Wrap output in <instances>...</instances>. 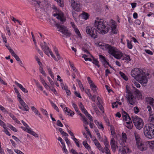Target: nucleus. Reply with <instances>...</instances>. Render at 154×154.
Returning a JSON list of instances; mask_svg holds the SVG:
<instances>
[{
    "mask_svg": "<svg viewBox=\"0 0 154 154\" xmlns=\"http://www.w3.org/2000/svg\"><path fill=\"white\" fill-rule=\"evenodd\" d=\"M131 75L140 84H146L148 80L146 73L143 70L138 68H135L131 72Z\"/></svg>",
    "mask_w": 154,
    "mask_h": 154,
    "instance_id": "nucleus-1",
    "label": "nucleus"
},
{
    "mask_svg": "<svg viewBox=\"0 0 154 154\" xmlns=\"http://www.w3.org/2000/svg\"><path fill=\"white\" fill-rule=\"evenodd\" d=\"M53 15L54 17H56L57 19L60 20V23H57L55 25L59 29L58 31L67 36H70V34L66 28L60 23L63 24L66 20V18L64 17L63 13L61 11H58V13L54 14Z\"/></svg>",
    "mask_w": 154,
    "mask_h": 154,
    "instance_id": "nucleus-2",
    "label": "nucleus"
},
{
    "mask_svg": "<svg viewBox=\"0 0 154 154\" xmlns=\"http://www.w3.org/2000/svg\"><path fill=\"white\" fill-rule=\"evenodd\" d=\"M101 43H99L98 45L101 46L100 48L104 50H107L110 54L112 55L115 58L119 59L122 56V54L116 47L108 44L102 45Z\"/></svg>",
    "mask_w": 154,
    "mask_h": 154,
    "instance_id": "nucleus-3",
    "label": "nucleus"
},
{
    "mask_svg": "<svg viewBox=\"0 0 154 154\" xmlns=\"http://www.w3.org/2000/svg\"><path fill=\"white\" fill-rule=\"evenodd\" d=\"M94 27L95 29H97L100 33L102 34L106 33L110 29L109 27H106L102 19H100L99 21L95 20L94 23Z\"/></svg>",
    "mask_w": 154,
    "mask_h": 154,
    "instance_id": "nucleus-4",
    "label": "nucleus"
},
{
    "mask_svg": "<svg viewBox=\"0 0 154 154\" xmlns=\"http://www.w3.org/2000/svg\"><path fill=\"white\" fill-rule=\"evenodd\" d=\"M145 136L149 139L154 137V125L152 124H146L144 128Z\"/></svg>",
    "mask_w": 154,
    "mask_h": 154,
    "instance_id": "nucleus-5",
    "label": "nucleus"
},
{
    "mask_svg": "<svg viewBox=\"0 0 154 154\" xmlns=\"http://www.w3.org/2000/svg\"><path fill=\"white\" fill-rule=\"evenodd\" d=\"M126 94L125 97L128 102L130 104L133 105L136 101V97L134 95V94L130 90L129 87L128 85H126Z\"/></svg>",
    "mask_w": 154,
    "mask_h": 154,
    "instance_id": "nucleus-6",
    "label": "nucleus"
},
{
    "mask_svg": "<svg viewBox=\"0 0 154 154\" xmlns=\"http://www.w3.org/2000/svg\"><path fill=\"white\" fill-rule=\"evenodd\" d=\"M132 119L133 123L136 128L141 129L143 126V120L138 116L132 117Z\"/></svg>",
    "mask_w": 154,
    "mask_h": 154,
    "instance_id": "nucleus-7",
    "label": "nucleus"
},
{
    "mask_svg": "<svg viewBox=\"0 0 154 154\" xmlns=\"http://www.w3.org/2000/svg\"><path fill=\"white\" fill-rule=\"evenodd\" d=\"M86 32L93 38L97 37V30L94 27L87 26L86 28Z\"/></svg>",
    "mask_w": 154,
    "mask_h": 154,
    "instance_id": "nucleus-8",
    "label": "nucleus"
},
{
    "mask_svg": "<svg viewBox=\"0 0 154 154\" xmlns=\"http://www.w3.org/2000/svg\"><path fill=\"white\" fill-rule=\"evenodd\" d=\"M71 4L73 9L75 11H80V3L77 0H71Z\"/></svg>",
    "mask_w": 154,
    "mask_h": 154,
    "instance_id": "nucleus-9",
    "label": "nucleus"
},
{
    "mask_svg": "<svg viewBox=\"0 0 154 154\" xmlns=\"http://www.w3.org/2000/svg\"><path fill=\"white\" fill-rule=\"evenodd\" d=\"M134 89V92L136 94L137 98L138 100L142 99V94L140 91L134 87H133Z\"/></svg>",
    "mask_w": 154,
    "mask_h": 154,
    "instance_id": "nucleus-10",
    "label": "nucleus"
},
{
    "mask_svg": "<svg viewBox=\"0 0 154 154\" xmlns=\"http://www.w3.org/2000/svg\"><path fill=\"white\" fill-rule=\"evenodd\" d=\"M40 45L42 49L44 51V53L46 55L49 56V53L51 51L49 47L47 45Z\"/></svg>",
    "mask_w": 154,
    "mask_h": 154,
    "instance_id": "nucleus-11",
    "label": "nucleus"
},
{
    "mask_svg": "<svg viewBox=\"0 0 154 154\" xmlns=\"http://www.w3.org/2000/svg\"><path fill=\"white\" fill-rule=\"evenodd\" d=\"M129 150V148L126 146H121L120 147V152L119 153V154H127V152H128Z\"/></svg>",
    "mask_w": 154,
    "mask_h": 154,
    "instance_id": "nucleus-12",
    "label": "nucleus"
},
{
    "mask_svg": "<svg viewBox=\"0 0 154 154\" xmlns=\"http://www.w3.org/2000/svg\"><path fill=\"white\" fill-rule=\"evenodd\" d=\"M138 148L140 151H143L146 149V147L145 144L141 142L139 145H137Z\"/></svg>",
    "mask_w": 154,
    "mask_h": 154,
    "instance_id": "nucleus-13",
    "label": "nucleus"
},
{
    "mask_svg": "<svg viewBox=\"0 0 154 154\" xmlns=\"http://www.w3.org/2000/svg\"><path fill=\"white\" fill-rule=\"evenodd\" d=\"M20 103L22 106L23 107V110L26 111H29V108L28 106L25 103L23 100L20 101Z\"/></svg>",
    "mask_w": 154,
    "mask_h": 154,
    "instance_id": "nucleus-14",
    "label": "nucleus"
},
{
    "mask_svg": "<svg viewBox=\"0 0 154 154\" xmlns=\"http://www.w3.org/2000/svg\"><path fill=\"white\" fill-rule=\"evenodd\" d=\"M94 143L97 147L98 148V149L100 151H102V152H104L103 151V149L102 147L101 146V145H100L99 143L98 142V140L96 139H95L94 140Z\"/></svg>",
    "mask_w": 154,
    "mask_h": 154,
    "instance_id": "nucleus-15",
    "label": "nucleus"
},
{
    "mask_svg": "<svg viewBox=\"0 0 154 154\" xmlns=\"http://www.w3.org/2000/svg\"><path fill=\"white\" fill-rule=\"evenodd\" d=\"M15 84L20 89L24 92L27 93L28 91L25 88L23 87L22 85L21 84H20L18 82L16 81H15L14 82Z\"/></svg>",
    "mask_w": 154,
    "mask_h": 154,
    "instance_id": "nucleus-16",
    "label": "nucleus"
},
{
    "mask_svg": "<svg viewBox=\"0 0 154 154\" xmlns=\"http://www.w3.org/2000/svg\"><path fill=\"white\" fill-rule=\"evenodd\" d=\"M64 111L65 113L69 116H72L74 114V112L70 109H68L66 107L64 109Z\"/></svg>",
    "mask_w": 154,
    "mask_h": 154,
    "instance_id": "nucleus-17",
    "label": "nucleus"
},
{
    "mask_svg": "<svg viewBox=\"0 0 154 154\" xmlns=\"http://www.w3.org/2000/svg\"><path fill=\"white\" fill-rule=\"evenodd\" d=\"M110 145L113 150L115 151L116 149V145L115 141L114 138H112L110 141Z\"/></svg>",
    "mask_w": 154,
    "mask_h": 154,
    "instance_id": "nucleus-18",
    "label": "nucleus"
},
{
    "mask_svg": "<svg viewBox=\"0 0 154 154\" xmlns=\"http://www.w3.org/2000/svg\"><path fill=\"white\" fill-rule=\"evenodd\" d=\"M137 145H139L142 142L140 141V138L139 135L136 132L134 133Z\"/></svg>",
    "mask_w": 154,
    "mask_h": 154,
    "instance_id": "nucleus-19",
    "label": "nucleus"
},
{
    "mask_svg": "<svg viewBox=\"0 0 154 154\" xmlns=\"http://www.w3.org/2000/svg\"><path fill=\"white\" fill-rule=\"evenodd\" d=\"M122 115L125 121H127L128 119H129V116L128 114L125 111L122 110Z\"/></svg>",
    "mask_w": 154,
    "mask_h": 154,
    "instance_id": "nucleus-20",
    "label": "nucleus"
},
{
    "mask_svg": "<svg viewBox=\"0 0 154 154\" xmlns=\"http://www.w3.org/2000/svg\"><path fill=\"white\" fill-rule=\"evenodd\" d=\"M26 131L35 137H38V135L36 133L32 131L31 128H28V130Z\"/></svg>",
    "mask_w": 154,
    "mask_h": 154,
    "instance_id": "nucleus-21",
    "label": "nucleus"
},
{
    "mask_svg": "<svg viewBox=\"0 0 154 154\" xmlns=\"http://www.w3.org/2000/svg\"><path fill=\"white\" fill-rule=\"evenodd\" d=\"M31 109H32V111L35 113L36 115L40 117V114L39 113L38 111L36 109L34 106L31 107Z\"/></svg>",
    "mask_w": 154,
    "mask_h": 154,
    "instance_id": "nucleus-22",
    "label": "nucleus"
},
{
    "mask_svg": "<svg viewBox=\"0 0 154 154\" xmlns=\"http://www.w3.org/2000/svg\"><path fill=\"white\" fill-rule=\"evenodd\" d=\"M147 100L149 102V104L154 107V99L149 97L147 98Z\"/></svg>",
    "mask_w": 154,
    "mask_h": 154,
    "instance_id": "nucleus-23",
    "label": "nucleus"
},
{
    "mask_svg": "<svg viewBox=\"0 0 154 154\" xmlns=\"http://www.w3.org/2000/svg\"><path fill=\"white\" fill-rule=\"evenodd\" d=\"M11 55L13 56L17 61H20V59L18 56L16 54L14 51L11 53Z\"/></svg>",
    "mask_w": 154,
    "mask_h": 154,
    "instance_id": "nucleus-24",
    "label": "nucleus"
},
{
    "mask_svg": "<svg viewBox=\"0 0 154 154\" xmlns=\"http://www.w3.org/2000/svg\"><path fill=\"white\" fill-rule=\"evenodd\" d=\"M90 56H91L93 59V61L92 62L93 63L97 66L98 67H99L100 66L98 64L99 62L97 59L94 58V57L91 55H90Z\"/></svg>",
    "mask_w": 154,
    "mask_h": 154,
    "instance_id": "nucleus-25",
    "label": "nucleus"
},
{
    "mask_svg": "<svg viewBox=\"0 0 154 154\" xmlns=\"http://www.w3.org/2000/svg\"><path fill=\"white\" fill-rule=\"evenodd\" d=\"M111 33L112 34H116L117 33V30L116 29V26H113L112 27H111Z\"/></svg>",
    "mask_w": 154,
    "mask_h": 154,
    "instance_id": "nucleus-26",
    "label": "nucleus"
},
{
    "mask_svg": "<svg viewBox=\"0 0 154 154\" xmlns=\"http://www.w3.org/2000/svg\"><path fill=\"white\" fill-rule=\"evenodd\" d=\"M122 137L123 139V142H126V140L127 139L126 134L125 133H122Z\"/></svg>",
    "mask_w": 154,
    "mask_h": 154,
    "instance_id": "nucleus-27",
    "label": "nucleus"
},
{
    "mask_svg": "<svg viewBox=\"0 0 154 154\" xmlns=\"http://www.w3.org/2000/svg\"><path fill=\"white\" fill-rule=\"evenodd\" d=\"M83 144L87 149H88L90 148V146L87 143L86 141H84L83 142Z\"/></svg>",
    "mask_w": 154,
    "mask_h": 154,
    "instance_id": "nucleus-28",
    "label": "nucleus"
},
{
    "mask_svg": "<svg viewBox=\"0 0 154 154\" xmlns=\"http://www.w3.org/2000/svg\"><path fill=\"white\" fill-rule=\"evenodd\" d=\"M62 130V129L61 128H60L59 129V131L60 132V133L62 134V135H63V136H68V134L67 133H66L65 132H64Z\"/></svg>",
    "mask_w": 154,
    "mask_h": 154,
    "instance_id": "nucleus-29",
    "label": "nucleus"
},
{
    "mask_svg": "<svg viewBox=\"0 0 154 154\" xmlns=\"http://www.w3.org/2000/svg\"><path fill=\"white\" fill-rule=\"evenodd\" d=\"M119 74L120 75L121 77H122L123 79L126 81H127L128 80V78L126 76L125 74L123 72H119Z\"/></svg>",
    "mask_w": 154,
    "mask_h": 154,
    "instance_id": "nucleus-30",
    "label": "nucleus"
},
{
    "mask_svg": "<svg viewBox=\"0 0 154 154\" xmlns=\"http://www.w3.org/2000/svg\"><path fill=\"white\" fill-rule=\"evenodd\" d=\"M148 143L151 149H154V141H148Z\"/></svg>",
    "mask_w": 154,
    "mask_h": 154,
    "instance_id": "nucleus-31",
    "label": "nucleus"
},
{
    "mask_svg": "<svg viewBox=\"0 0 154 154\" xmlns=\"http://www.w3.org/2000/svg\"><path fill=\"white\" fill-rule=\"evenodd\" d=\"M97 105L98 106V107L99 108V109L103 113L104 112L103 107L101 105V103H97Z\"/></svg>",
    "mask_w": 154,
    "mask_h": 154,
    "instance_id": "nucleus-32",
    "label": "nucleus"
},
{
    "mask_svg": "<svg viewBox=\"0 0 154 154\" xmlns=\"http://www.w3.org/2000/svg\"><path fill=\"white\" fill-rule=\"evenodd\" d=\"M89 56L88 55H86V54H83L82 56V58H84V59L85 61L89 60V61H91L92 59L90 58H87V57Z\"/></svg>",
    "mask_w": 154,
    "mask_h": 154,
    "instance_id": "nucleus-33",
    "label": "nucleus"
},
{
    "mask_svg": "<svg viewBox=\"0 0 154 154\" xmlns=\"http://www.w3.org/2000/svg\"><path fill=\"white\" fill-rule=\"evenodd\" d=\"M149 119L150 122L154 123V114H150Z\"/></svg>",
    "mask_w": 154,
    "mask_h": 154,
    "instance_id": "nucleus-34",
    "label": "nucleus"
},
{
    "mask_svg": "<svg viewBox=\"0 0 154 154\" xmlns=\"http://www.w3.org/2000/svg\"><path fill=\"white\" fill-rule=\"evenodd\" d=\"M82 16L83 18L85 20L87 19L89 17L88 14L84 12L83 13Z\"/></svg>",
    "mask_w": 154,
    "mask_h": 154,
    "instance_id": "nucleus-35",
    "label": "nucleus"
},
{
    "mask_svg": "<svg viewBox=\"0 0 154 154\" xmlns=\"http://www.w3.org/2000/svg\"><path fill=\"white\" fill-rule=\"evenodd\" d=\"M78 84L81 90L83 91L84 89V87L80 80L78 81Z\"/></svg>",
    "mask_w": 154,
    "mask_h": 154,
    "instance_id": "nucleus-36",
    "label": "nucleus"
},
{
    "mask_svg": "<svg viewBox=\"0 0 154 154\" xmlns=\"http://www.w3.org/2000/svg\"><path fill=\"white\" fill-rule=\"evenodd\" d=\"M85 92L86 94L88 95L90 98V97H92V95L91 94L90 92L89 89H87V90H85Z\"/></svg>",
    "mask_w": 154,
    "mask_h": 154,
    "instance_id": "nucleus-37",
    "label": "nucleus"
},
{
    "mask_svg": "<svg viewBox=\"0 0 154 154\" xmlns=\"http://www.w3.org/2000/svg\"><path fill=\"white\" fill-rule=\"evenodd\" d=\"M100 59V60L102 62H106V60L105 59V57L103 56L102 55H99Z\"/></svg>",
    "mask_w": 154,
    "mask_h": 154,
    "instance_id": "nucleus-38",
    "label": "nucleus"
},
{
    "mask_svg": "<svg viewBox=\"0 0 154 154\" xmlns=\"http://www.w3.org/2000/svg\"><path fill=\"white\" fill-rule=\"evenodd\" d=\"M64 90H65L66 92L67 95H69L70 94V91L68 89V87L67 86L64 87Z\"/></svg>",
    "mask_w": 154,
    "mask_h": 154,
    "instance_id": "nucleus-39",
    "label": "nucleus"
},
{
    "mask_svg": "<svg viewBox=\"0 0 154 154\" xmlns=\"http://www.w3.org/2000/svg\"><path fill=\"white\" fill-rule=\"evenodd\" d=\"M72 139L75 142L76 145L78 147H79L80 146L79 143V141L75 137H72Z\"/></svg>",
    "mask_w": 154,
    "mask_h": 154,
    "instance_id": "nucleus-40",
    "label": "nucleus"
},
{
    "mask_svg": "<svg viewBox=\"0 0 154 154\" xmlns=\"http://www.w3.org/2000/svg\"><path fill=\"white\" fill-rule=\"evenodd\" d=\"M127 46L128 48L130 49H132L133 47L132 45L129 42V41L127 39Z\"/></svg>",
    "mask_w": 154,
    "mask_h": 154,
    "instance_id": "nucleus-41",
    "label": "nucleus"
},
{
    "mask_svg": "<svg viewBox=\"0 0 154 154\" xmlns=\"http://www.w3.org/2000/svg\"><path fill=\"white\" fill-rule=\"evenodd\" d=\"M41 111L43 113V114L46 115V116H48V114L47 111L45 109H43L42 108H41L40 109Z\"/></svg>",
    "mask_w": 154,
    "mask_h": 154,
    "instance_id": "nucleus-42",
    "label": "nucleus"
},
{
    "mask_svg": "<svg viewBox=\"0 0 154 154\" xmlns=\"http://www.w3.org/2000/svg\"><path fill=\"white\" fill-rule=\"evenodd\" d=\"M8 127L10 128L14 132H17V129L15 128V127L13 126L12 125H9L8 126Z\"/></svg>",
    "mask_w": 154,
    "mask_h": 154,
    "instance_id": "nucleus-43",
    "label": "nucleus"
},
{
    "mask_svg": "<svg viewBox=\"0 0 154 154\" xmlns=\"http://www.w3.org/2000/svg\"><path fill=\"white\" fill-rule=\"evenodd\" d=\"M57 2L59 3V5L61 7H63L64 3L62 0H57Z\"/></svg>",
    "mask_w": 154,
    "mask_h": 154,
    "instance_id": "nucleus-44",
    "label": "nucleus"
},
{
    "mask_svg": "<svg viewBox=\"0 0 154 154\" xmlns=\"http://www.w3.org/2000/svg\"><path fill=\"white\" fill-rule=\"evenodd\" d=\"M104 143L105 146V148H108V147L109 146V142L107 141L106 138V140L104 141Z\"/></svg>",
    "mask_w": 154,
    "mask_h": 154,
    "instance_id": "nucleus-45",
    "label": "nucleus"
},
{
    "mask_svg": "<svg viewBox=\"0 0 154 154\" xmlns=\"http://www.w3.org/2000/svg\"><path fill=\"white\" fill-rule=\"evenodd\" d=\"M134 110L135 114L137 113L140 111L139 108L137 106H135L134 108Z\"/></svg>",
    "mask_w": 154,
    "mask_h": 154,
    "instance_id": "nucleus-46",
    "label": "nucleus"
},
{
    "mask_svg": "<svg viewBox=\"0 0 154 154\" xmlns=\"http://www.w3.org/2000/svg\"><path fill=\"white\" fill-rule=\"evenodd\" d=\"M82 121L85 123V124L86 125H88V122H87V119L85 118V117L84 116H83V117H82Z\"/></svg>",
    "mask_w": 154,
    "mask_h": 154,
    "instance_id": "nucleus-47",
    "label": "nucleus"
},
{
    "mask_svg": "<svg viewBox=\"0 0 154 154\" xmlns=\"http://www.w3.org/2000/svg\"><path fill=\"white\" fill-rule=\"evenodd\" d=\"M40 71L41 73L45 76H46V74L45 71H44L43 69L41 67H40Z\"/></svg>",
    "mask_w": 154,
    "mask_h": 154,
    "instance_id": "nucleus-48",
    "label": "nucleus"
},
{
    "mask_svg": "<svg viewBox=\"0 0 154 154\" xmlns=\"http://www.w3.org/2000/svg\"><path fill=\"white\" fill-rule=\"evenodd\" d=\"M49 53H50L51 57L54 59V60L57 61L58 60L56 58L55 56L53 54L52 52L51 51H50Z\"/></svg>",
    "mask_w": 154,
    "mask_h": 154,
    "instance_id": "nucleus-49",
    "label": "nucleus"
},
{
    "mask_svg": "<svg viewBox=\"0 0 154 154\" xmlns=\"http://www.w3.org/2000/svg\"><path fill=\"white\" fill-rule=\"evenodd\" d=\"M22 122L23 123V125L26 127L27 131H28V129L30 128L28 125L26 123L24 122L23 121H22Z\"/></svg>",
    "mask_w": 154,
    "mask_h": 154,
    "instance_id": "nucleus-50",
    "label": "nucleus"
},
{
    "mask_svg": "<svg viewBox=\"0 0 154 154\" xmlns=\"http://www.w3.org/2000/svg\"><path fill=\"white\" fill-rule=\"evenodd\" d=\"M57 125L58 126L61 127H63V125L61 123V122L59 120H58L57 121Z\"/></svg>",
    "mask_w": 154,
    "mask_h": 154,
    "instance_id": "nucleus-51",
    "label": "nucleus"
},
{
    "mask_svg": "<svg viewBox=\"0 0 154 154\" xmlns=\"http://www.w3.org/2000/svg\"><path fill=\"white\" fill-rule=\"evenodd\" d=\"M126 126L128 128L130 129H132L133 127L132 123H131L130 124L127 125Z\"/></svg>",
    "mask_w": 154,
    "mask_h": 154,
    "instance_id": "nucleus-52",
    "label": "nucleus"
},
{
    "mask_svg": "<svg viewBox=\"0 0 154 154\" xmlns=\"http://www.w3.org/2000/svg\"><path fill=\"white\" fill-rule=\"evenodd\" d=\"M36 84L37 87L40 88V89L41 91H42V86L40 85V84L38 82H36Z\"/></svg>",
    "mask_w": 154,
    "mask_h": 154,
    "instance_id": "nucleus-53",
    "label": "nucleus"
},
{
    "mask_svg": "<svg viewBox=\"0 0 154 154\" xmlns=\"http://www.w3.org/2000/svg\"><path fill=\"white\" fill-rule=\"evenodd\" d=\"M49 88L55 94H57V92L56 91V90L55 88H54L53 87H49Z\"/></svg>",
    "mask_w": 154,
    "mask_h": 154,
    "instance_id": "nucleus-54",
    "label": "nucleus"
},
{
    "mask_svg": "<svg viewBox=\"0 0 154 154\" xmlns=\"http://www.w3.org/2000/svg\"><path fill=\"white\" fill-rule=\"evenodd\" d=\"M0 82L1 84L5 85H7V84L0 77Z\"/></svg>",
    "mask_w": 154,
    "mask_h": 154,
    "instance_id": "nucleus-55",
    "label": "nucleus"
},
{
    "mask_svg": "<svg viewBox=\"0 0 154 154\" xmlns=\"http://www.w3.org/2000/svg\"><path fill=\"white\" fill-rule=\"evenodd\" d=\"M128 60L129 61H131V59H130V57L129 55H127L126 57H124V59H123L122 60Z\"/></svg>",
    "mask_w": 154,
    "mask_h": 154,
    "instance_id": "nucleus-56",
    "label": "nucleus"
},
{
    "mask_svg": "<svg viewBox=\"0 0 154 154\" xmlns=\"http://www.w3.org/2000/svg\"><path fill=\"white\" fill-rule=\"evenodd\" d=\"M5 46L9 50L10 52L11 53L14 51L12 50L10 46H8L7 45H5Z\"/></svg>",
    "mask_w": 154,
    "mask_h": 154,
    "instance_id": "nucleus-57",
    "label": "nucleus"
},
{
    "mask_svg": "<svg viewBox=\"0 0 154 154\" xmlns=\"http://www.w3.org/2000/svg\"><path fill=\"white\" fill-rule=\"evenodd\" d=\"M14 151L17 153L18 154H24L22 152L18 149H15L14 150Z\"/></svg>",
    "mask_w": 154,
    "mask_h": 154,
    "instance_id": "nucleus-58",
    "label": "nucleus"
},
{
    "mask_svg": "<svg viewBox=\"0 0 154 154\" xmlns=\"http://www.w3.org/2000/svg\"><path fill=\"white\" fill-rule=\"evenodd\" d=\"M52 106L54 107V109L57 111L58 112H59V109L56 105H55L54 103H53L52 104Z\"/></svg>",
    "mask_w": 154,
    "mask_h": 154,
    "instance_id": "nucleus-59",
    "label": "nucleus"
},
{
    "mask_svg": "<svg viewBox=\"0 0 154 154\" xmlns=\"http://www.w3.org/2000/svg\"><path fill=\"white\" fill-rule=\"evenodd\" d=\"M12 20L14 22H15L16 21L18 22L19 24L21 25V24L20 23V21L16 19V18H14L13 17H12Z\"/></svg>",
    "mask_w": 154,
    "mask_h": 154,
    "instance_id": "nucleus-60",
    "label": "nucleus"
},
{
    "mask_svg": "<svg viewBox=\"0 0 154 154\" xmlns=\"http://www.w3.org/2000/svg\"><path fill=\"white\" fill-rule=\"evenodd\" d=\"M111 73L109 70L108 69H106L105 70V76L107 77L109 74Z\"/></svg>",
    "mask_w": 154,
    "mask_h": 154,
    "instance_id": "nucleus-61",
    "label": "nucleus"
},
{
    "mask_svg": "<svg viewBox=\"0 0 154 154\" xmlns=\"http://www.w3.org/2000/svg\"><path fill=\"white\" fill-rule=\"evenodd\" d=\"M36 61L38 62V63L39 65H42V63L40 62V59L38 57L36 58Z\"/></svg>",
    "mask_w": 154,
    "mask_h": 154,
    "instance_id": "nucleus-62",
    "label": "nucleus"
},
{
    "mask_svg": "<svg viewBox=\"0 0 154 154\" xmlns=\"http://www.w3.org/2000/svg\"><path fill=\"white\" fill-rule=\"evenodd\" d=\"M75 94L76 97H78L80 98H82V97L80 96V93H77V91H75Z\"/></svg>",
    "mask_w": 154,
    "mask_h": 154,
    "instance_id": "nucleus-63",
    "label": "nucleus"
},
{
    "mask_svg": "<svg viewBox=\"0 0 154 154\" xmlns=\"http://www.w3.org/2000/svg\"><path fill=\"white\" fill-rule=\"evenodd\" d=\"M145 51L148 54H150L151 55H152L153 54L152 52L151 51H150V50H145Z\"/></svg>",
    "mask_w": 154,
    "mask_h": 154,
    "instance_id": "nucleus-64",
    "label": "nucleus"
}]
</instances>
